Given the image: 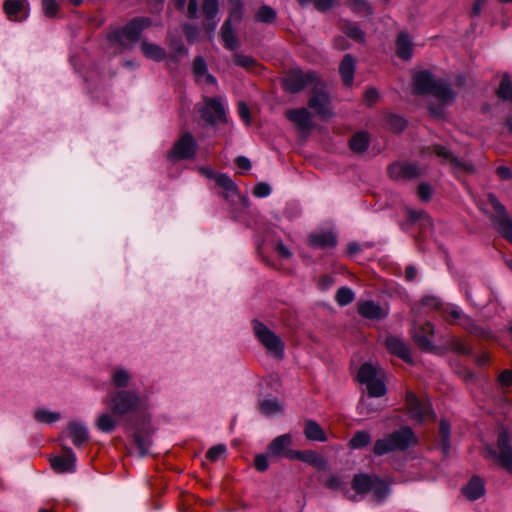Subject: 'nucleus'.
I'll return each mask as SVG.
<instances>
[{
	"label": "nucleus",
	"mask_w": 512,
	"mask_h": 512,
	"mask_svg": "<svg viewBox=\"0 0 512 512\" xmlns=\"http://www.w3.org/2000/svg\"><path fill=\"white\" fill-rule=\"evenodd\" d=\"M105 403L118 417L142 413L147 409V399L137 391L119 390L112 393Z\"/></svg>",
	"instance_id": "nucleus-1"
},
{
	"label": "nucleus",
	"mask_w": 512,
	"mask_h": 512,
	"mask_svg": "<svg viewBox=\"0 0 512 512\" xmlns=\"http://www.w3.org/2000/svg\"><path fill=\"white\" fill-rule=\"evenodd\" d=\"M415 443L416 436L412 429L402 427L386 437L378 439L374 444L373 452L377 456H382L394 451H404Z\"/></svg>",
	"instance_id": "nucleus-2"
},
{
	"label": "nucleus",
	"mask_w": 512,
	"mask_h": 512,
	"mask_svg": "<svg viewBox=\"0 0 512 512\" xmlns=\"http://www.w3.org/2000/svg\"><path fill=\"white\" fill-rule=\"evenodd\" d=\"M413 85L417 94H433L443 102H449L454 98V93L448 85L442 81L436 82L428 71L415 73Z\"/></svg>",
	"instance_id": "nucleus-3"
},
{
	"label": "nucleus",
	"mask_w": 512,
	"mask_h": 512,
	"mask_svg": "<svg viewBox=\"0 0 512 512\" xmlns=\"http://www.w3.org/2000/svg\"><path fill=\"white\" fill-rule=\"evenodd\" d=\"M151 25L152 22L149 18H134L125 27L113 32L110 41L122 48H131L140 39L142 31Z\"/></svg>",
	"instance_id": "nucleus-4"
},
{
	"label": "nucleus",
	"mask_w": 512,
	"mask_h": 512,
	"mask_svg": "<svg viewBox=\"0 0 512 512\" xmlns=\"http://www.w3.org/2000/svg\"><path fill=\"white\" fill-rule=\"evenodd\" d=\"M151 25L152 22L149 18H134L125 27L113 32L110 41L122 48H131L140 39L142 31Z\"/></svg>",
	"instance_id": "nucleus-5"
},
{
	"label": "nucleus",
	"mask_w": 512,
	"mask_h": 512,
	"mask_svg": "<svg viewBox=\"0 0 512 512\" xmlns=\"http://www.w3.org/2000/svg\"><path fill=\"white\" fill-rule=\"evenodd\" d=\"M357 380L366 385L367 392L371 397H382L387 392L384 383V371L370 363H364L360 367Z\"/></svg>",
	"instance_id": "nucleus-6"
},
{
	"label": "nucleus",
	"mask_w": 512,
	"mask_h": 512,
	"mask_svg": "<svg viewBox=\"0 0 512 512\" xmlns=\"http://www.w3.org/2000/svg\"><path fill=\"white\" fill-rule=\"evenodd\" d=\"M253 330L256 338L265 347L268 353L278 359L284 357V342L279 336L259 321L253 322Z\"/></svg>",
	"instance_id": "nucleus-7"
},
{
	"label": "nucleus",
	"mask_w": 512,
	"mask_h": 512,
	"mask_svg": "<svg viewBox=\"0 0 512 512\" xmlns=\"http://www.w3.org/2000/svg\"><path fill=\"white\" fill-rule=\"evenodd\" d=\"M317 82L321 81L315 72H303L299 69H292L283 80L285 90L290 93H297L304 88L312 91Z\"/></svg>",
	"instance_id": "nucleus-8"
},
{
	"label": "nucleus",
	"mask_w": 512,
	"mask_h": 512,
	"mask_svg": "<svg viewBox=\"0 0 512 512\" xmlns=\"http://www.w3.org/2000/svg\"><path fill=\"white\" fill-rule=\"evenodd\" d=\"M497 446L499 452L488 447L484 456L486 458H494L502 468L507 472L512 473V447L510 445L509 435L506 431L499 434Z\"/></svg>",
	"instance_id": "nucleus-9"
},
{
	"label": "nucleus",
	"mask_w": 512,
	"mask_h": 512,
	"mask_svg": "<svg viewBox=\"0 0 512 512\" xmlns=\"http://www.w3.org/2000/svg\"><path fill=\"white\" fill-rule=\"evenodd\" d=\"M487 204L495 212L492 220L497 230L512 243V219L508 217L505 207L499 202L494 194L487 195Z\"/></svg>",
	"instance_id": "nucleus-10"
},
{
	"label": "nucleus",
	"mask_w": 512,
	"mask_h": 512,
	"mask_svg": "<svg viewBox=\"0 0 512 512\" xmlns=\"http://www.w3.org/2000/svg\"><path fill=\"white\" fill-rule=\"evenodd\" d=\"M311 93L312 95L308 101V106L321 118L326 119L331 117L333 115L331 100L325 90L323 82H317Z\"/></svg>",
	"instance_id": "nucleus-11"
},
{
	"label": "nucleus",
	"mask_w": 512,
	"mask_h": 512,
	"mask_svg": "<svg viewBox=\"0 0 512 512\" xmlns=\"http://www.w3.org/2000/svg\"><path fill=\"white\" fill-rule=\"evenodd\" d=\"M406 407L411 418L419 422L434 420L435 414L428 401L420 400L413 392L406 393Z\"/></svg>",
	"instance_id": "nucleus-12"
},
{
	"label": "nucleus",
	"mask_w": 512,
	"mask_h": 512,
	"mask_svg": "<svg viewBox=\"0 0 512 512\" xmlns=\"http://www.w3.org/2000/svg\"><path fill=\"white\" fill-rule=\"evenodd\" d=\"M197 144L190 133L184 134L174 144L167 156L171 160H182L192 158L196 152Z\"/></svg>",
	"instance_id": "nucleus-13"
},
{
	"label": "nucleus",
	"mask_w": 512,
	"mask_h": 512,
	"mask_svg": "<svg viewBox=\"0 0 512 512\" xmlns=\"http://www.w3.org/2000/svg\"><path fill=\"white\" fill-rule=\"evenodd\" d=\"M434 335V325L431 322L415 324L412 330V336L418 347L424 351L432 352L435 346L432 341Z\"/></svg>",
	"instance_id": "nucleus-14"
},
{
	"label": "nucleus",
	"mask_w": 512,
	"mask_h": 512,
	"mask_svg": "<svg viewBox=\"0 0 512 512\" xmlns=\"http://www.w3.org/2000/svg\"><path fill=\"white\" fill-rule=\"evenodd\" d=\"M389 176L394 180H411L421 175V168L414 163L397 162L388 168Z\"/></svg>",
	"instance_id": "nucleus-15"
},
{
	"label": "nucleus",
	"mask_w": 512,
	"mask_h": 512,
	"mask_svg": "<svg viewBox=\"0 0 512 512\" xmlns=\"http://www.w3.org/2000/svg\"><path fill=\"white\" fill-rule=\"evenodd\" d=\"M63 456L49 458L52 469L57 473H73L76 470V455L71 448L64 446Z\"/></svg>",
	"instance_id": "nucleus-16"
},
{
	"label": "nucleus",
	"mask_w": 512,
	"mask_h": 512,
	"mask_svg": "<svg viewBox=\"0 0 512 512\" xmlns=\"http://www.w3.org/2000/svg\"><path fill=\"white\" fill-rule=\"evenodd\" d=\"M202 118L214 124L217 121H222L225 117V109L221 99L219 98H206L205 106L201 109Z\"/></svg>",
	"instance_id": "nucleus-17"
},
{
	"label": "nucleus",
	"mask_w": 512,
	"mask_h": 512,
	"mask_svg": "<svg viewBox=\"0 0 512 512\" xmlns=\"http://www.w3.org/2000/svg\"><path fill=\"white\" fill-rule=\"evenodd\" d=\"M3 9L11 21L21 22L29 16V3L27 0H6Z\"/></svg>",
	"instance_id": "nucleus-18"
},
{
	"label": "nucleus",
	"mask_w": 512,
	"mask_h": 512,
	"mask_svg": "<svg viewBox=\"0 0 512 512\" xmlns=\"http://www.w3.org/2000/svg\"><path fill=\"white\" fill-rule=\"evenodd\" d=\"M285 115L299 131H309L312 128V114L306 108L289 109Z\"/></svg>",
	"instance_id": "nucleus-19"
},
{
	"label": "nucleus",
	"mask_w": 512,
	"mask_h": 512,
	"mask_svg": "<svg viewBox=\"0 0 512 512\" xmlns=\"http://www.w3.org/2000/svg\"><path fill=\"white\" fill-rule=\"evenodd\" d=\"M358 313L370 320H379L388 315V310L372 300L360 301Z\"/></svg>",
	"instance_id": "nucleus-20"
},
{
	"label": "nucleus",
	"mask_w": 512,
	"mask_h": 512,
	"mask_svg": "<svg viewBox=\"0 0 512 512\" xmlns=\"http://www.w3.org/2000/svg\"><path fill=\"white\" fill-rule=\"evenodd\" d=\"M292 444V437L289 434H283L276 437L268 446L267 454L273 457H286L292 450L289 449Z\"/></svg>",
	"instance_id": "nucleus-21"
},
{
	"label": "nucleus",
	"mask_w": 512,
	"mask_h": 512,
	"mask_svg": "<svg viewBox=\"0 0 512 512\" xmlns=\"http://www.w3.org/2000/svg\"><path fill=\"white\" fill-rule=\"evenodd\" d=\"M289 459H297L303 461L317 469H325L327 466L326 460L317 452L307 451H291L288 453Z\"/></svg>",
	"instance_id": "nucleus-22"
},
{
	"label": "nucleus",
	"mask_w": 512,
	"mask_h": 512,
	"mask_svg": "<svg viewBox=\"0 0 512 512\" xmlns=\"http://www.w3.org/2000/svg\"><path fill=\"white\" fill-rule=\"evenodd\" d=\"M386 347L394 355L406 362H412L410 350L404 340L398 336H388Z\"/></svg>",
	"instance_id": "nucleus-23"
},
{
	"label": "nucleus",
	"mask_w": 512,
	"mask_h": 512,
	"mask_svg": "<svg viewBox=\"0 0 512 512\" xmlns=\"http://www.w3.org/2000/svg\"><path fill=\"white\" fill-rule=\"evenodd\" d=\"M336 243V237L330 232L314 233L308 237V245L314 249H330Z\"/></svg>",
	"instance_id": "nucleus-24"
},
{
	"label": "nucleus",
	"mask_w": 512,
	"mask_h": 512,
	"mask_svg": "<svg viewBox=\"0 0 512 512\" xmlns=\"http://www.w3.org/2000/svg\"><path fill=\"white\" fill-rule=\"evenodd\" d=\"M203 13L206 20V30L210 33L214 32L218 23L216 20L218 14V0H203Z\"/></svg>",
	"instance_id": "nucleus-25"
},
{
	"label": "nucleus",
	"mask_w": 512,
	"mask_h": 512,
	"mask_svg": "<svg viewBox=\"0 0 512 512\" xmlns=\"http://www.w3.org/2000/svg\"><path fill=\"white\" fill-rule=\"evenodd\" d=\"M67 431L75 446H81L89 439L88 429L82 423L70 422L67 426Z\"/></svg>",
	"instance_id": "nucleus-26"
},
{
	"label": "nucleus",
	"mask_w": 512,
	"mask_h": 512,
	"mask_svg": "<svg viewBox=\"0 0 512 512\" xmlns=\"http://www.w3.org/2000/svg\"><path fill=\"white\" fill-rule=\"evenodd\" d=\"M463 494L469 499V500H477L480 497H482L485 493V486L484 482L481 478L475 476L472 477L471 480L468 482L466 486L462 489Z\"/></svg>",
	"instance_id": "nucleus-27"
},
{
	"label": "nucleus",
	"mask_w": 512,
	"mask_h": 512,
	"mask_svg": "<svg viewBox=\"0 0 512 512\" xmlns=\"http://www.w3.org/2000/svg\"><path fill=\"white\" fill-rule=\"evenodd\" d=\"M355 60L350 54H346L339 66L341 79L346 86H350L354 79Z\"/></svg>",
	"instance_id": "nucleus-28"
},
{
	"label": "nucleus",
	"mask_w": 512,
	"mask_h": 512,
	"mask_svg": "<svg viewBox=\"0 0 512 512\" xmlns=\"http://www.w3.org/2000/svg\"><path fill=\"white\" fill-rule=\"evenodd\" d=\"M305 437L311 441L325 442L327 440L326 434L321 426L314 420H306L304 431Z\"/></svg>",
	"instance_id": "nucleus-29"
},
{
	"label": "nucleus",
	"mask_w": 512,
	"mask_h": 512,
	"mask_svg": "<svg viewBox=\"0 0 512 512\" xmlns=\"http://www.w3.org/2000/svg\"><path fill=\"white\" fill-rule=\"evenodd\" d=\"M141 51L146 58L156 62H160L166 57V51L161 46L147 41L141 42Z\"/></svg>",
	"instance_id": "nucleus-30"
},
{
	"label": "nucleus",
	"mask_w": 512,
	"mask_h": 512,
	"mask_svg": "<svg viewBox=\"0 0 512 512\" xmlns=\"http://www.w3.org/2000/svg\"><path fill=\"white\" fill-rule=\"evenodd\" d=\"M221 38L224 42L225 48L229 50H236L239 47L238 38L233 29V25L223 23L221 27Z\"/></svg>",
	"instance_id": "nucleus-31"
},
{
	"label": "nucleus",
	"mask_w": 512,
	"mask_h": 512,
	"mask_svg": "<svg viewBox=\"0 0 512 512\" xmlns=\"http://www.w3.org/2000/svg\"><path fill=\"white\" fill-rule=\"evenodd\" d=\"M375 478L376 476L374 475H355L352 487L356 492L360 494L370 493L371 486L373 485Z\"/></svg>",
	"instance_id": "nucleus-32"
},
{
	"label": "nucleus",
	"mask_w": 512,
	"mask_h": 512,
	"mask_svg": "<svg viewBox=\"0 0 512 512\" xmlns=\"http://www.w3.org/2000/svg\"><path fill=\"white\" fill-rule=\"evenodd\" d=\"M397 55L404 59L409 60L412 56V42L406 33H400L396 42Z\"/></svg>",
	"instance_id": "nucleus-33"
},
{
	"label": "nucleus",
	"mask_w": 512,
	"mask_h": 512,
	"mask_svg": "<svg viewBox=\"0 0 512 512\" xmlns=\"http://www.w3.org/2000/svg\"><path fill=\"white\" fill-rule=\"evenodd\" d=\"M114 416V414L112 415L108 412L101 413L95 421V426L99 431L104 433L113 431L117 426V421Z\"/></svg>",
	"instance_id": "nucleus-34"
},
{
	"label": "nucleus",
	"mask_w": 512,
	"mask_h": 512,
	"mask_svg": "<svg viewBox=\"0 0 512 512\" xmlns=\"http://www.w3.org/2000/svg\"><path fill=\"white\" fill-rule=\"evenodd\" d=\"M215 180L218 186L225 191L226 198H233L238 195V189L232 179L226 174H217Z\"/></svg>",
	"instance_id": "nucleus-35"
},
{
	"label": "nucleus",
	"mask_w": 512,
	"mask_h": 512,
	"mask_svg": "<svg viewBox=\"0 0 512 512\" xmlns=\"http://www.w3.org/2000/svg\"><path fill=\"white\" fill-rule=\"evenodd\" d=\"M346 5L355 14L363 16L373 14V8L367 0H347Z\"/></svg>",
	"instance_id": "nucleus-36"
},
{
	"label": "nucleus",
	"mask_w": 512,
	"mask_h": 512,
	"mask_svg": "<svg viewBox=\"0 0 512 512\" xmlns=\"http://www.w3.org/2000/svg\"><path fill=\"white\" fill-rule=\"evenodd\" d=\"M352 151L364 152L369 146V136L366 132H358L352 136L349 142Z\"/></svg>",
	"instance_id": "nucleus-37"
},
{
	"label": "nucleus",
	"mask_w": 512,
	"mask_h": 512,
	"mask_svg": "<svg viewBox=\"0 0 512 512\" xmlns=\"http://www.w3.org/2000/svg\"><path fill=\"white\" fill-rule=\"evenodd\" d=\"M341 29L348 37L357 42H363L365 40V33L360 29L358 24L354 22L343 21Z\"/></svg>",
	"instance_id": "nucleus-38"
},
{
	"label": "nucleus",
	"mask_w": 512,
	"mask_h": 512,
	"mask_svg": "<svg viewBox=\"0 0 512 512\" xmlns=\"http://www.w3.org/2000/svg\"><path fill=\"white\" fill-rule=\"evenodd\" d=\"M370 493L373 499L377 502L383 501L390 493L389 486L378 477L375 478L373 485L371 486Z\"/></svg>",
	"instance_id": "nucleus-39"
},
{
	"label": "nucleus",
	"mask_w": 512,
	"mask_h": 512,
	"mask_svg": "<svg viewBox=\"0 0 512 512\" xmlns=\"http://www.w3.org/2000/svg\"><path fill=\"white\" fill-rule=\"evenodd\" d=\"M131 379V374L124 368H116L111 375L112 383L117 388L127 387Z\"/></svg>",
	"instance_id": "nucleus-40"
},
{
	"label": "nucleus",
	"mask_w": 512,
	"mask_h": 512,
	"mask_svg": "<svg viewBox=\"0 0 512 512\" xmlns=\"http://www.w3.org/2000/svg\"><path fill=\"white\" fill-rule=\"evenodd\" d=\"M230 2L231 8L229 11V16L224 23H229L230 25H233L241 21L243 16V5L240 0H230Z\"/></svg>",
	"instance_id": "nucleus-41"
},
{
	"label": "nucleus",
	"mask_w": 512,
	"mask_h": 512,
	"mask_svg": "<svg viewBox=\"0 0 512 512\" xmlns=\"http://www.w3.org/2000/svg\"><path fill=\"white\" fill-rule=\"evenodd\" d=\"M371 441V435L366 431H357L349 441L351 449L366 447Z\"/></svg>",
	"instance_id": "nucleus-42"
},
{
	"label": "nucleus",
	"mask_w": 512,
	"mask_h": 512,
	"mask_svg": "<svg viewBox=\"0 0 512 512\" xmlns=\"http://www.w3.org/2000/svg\"><path fill=\"white\" fill-rule=\"evenodd\" d=\"M34 418L38 422L50 424L58 421L61 418V414L40 408L34 412Z\"/></svg>",
	"instance_id": "nucleus-43"
},
{
	"label": "nucleus",
	"mask_w": 512,
	"mask_h": 512,
	"mask_svg": "<svg viewBox=\"0 0 512 512\" xmlns=\"http://www.w3.org/2000/svg\"><path fill=\"white\" fill-rule=\"evenodd\" d=\"M260 411L266 416H271L281 412L282 407L277 399H265L260 402Z\"/></svg>",
	"instance_id": "nucleus-44"
},
{
	"label": "nucleus",
	"mask_w": 512,
	"mask_h": 512,
	"mask_svg": "<svg viewBox=\"0 0 512 512\" xmlns=\"http://www.w3.org/2000/svg\"><path fill=\"white\" fill-rule=\"evenodd\" d=\"M408 218L412 222L420 221L424 227L432 226V219L430 216L423 210H415L412 208H407Z\"/></svg>",
	"instance_id": "nucleus-45"
},
{
	"label": "nucleus",
	"mask_w": 512,
	"mask_h": 512,
	"mask_svg": "<svg viewBox=\"0 0 512 512\" xmlns=\"http://www.w3.org/2000/svg\"><path fill=\"white\" fill-rule=\"evenodd\" d=\"M256 20L263 23H272L276 19V12L270 6H262L256 12Z\"/></svg>",
	"instance_id": "nucleus-46"
},
{
	"label": "nucleus",
	"mask_w": 512,
	"mask_h": 512,
	"mask_svg": "<svg viewBox=\"0 0 512 512\" xmlns=\"http://www.w3.org/2000/svg\"><path fill=\"white\" fill-rule=\"evenodd\" d=\"M335 300L340 306H346L354 300V293L348 287H341L336 293Z\"/></svg>",
	"instance_id": "nucleus-47"
},
{
	"label": "nucleus",
	"mask_w": 512,
	"mask_h": 512,
	"mask_svg": "<svg viewBox=\"0 0 512 512\" xmlns=\"http://www.w3.org/2000/svg\"><path fill=\"white\" fill-rule=\"evenodd\" d=\"M497 94L503 99L512 100V81L508 75L503 76Z\"/></svg>",
	"instance_id": "nucleus-48"
},
{
	"label": "nucleus",
	"mask_w": 512,
	"mask_h": 512,
	"mask_svg": "<svg viewBox=\"0 0 512 512\" xmlns=\"http://www.w3.org/2000/svg\"><path fill=\"white\" fill-rule=\"evenodd\" d=\"M433 152L445 162L453 163L456 166H462V164L454 158L452 153L444 146L435 145L433 147Z\"/></svg>",
	"instance_id": "nucleus-49"
},
{
	"label": "nucleus",
	"mask_w": 512,
	"mask_h": 512,
	"mask_svg": "<svg viewBox=\"0 0 512 512\" xmlns=\"http://www.w3.org/2000/svg\"><path fill=\"white\" fill-rule=\"evenodd\" d=\"M233 61L237 66L245 69L253 68L257 63L253 57L241 53H235L233 55Z\"/></svg>",
	"instance_id": "nucleus-50"
},
{
	"label": "nucleus",
	"mask_w": 512,
	"mask_h": 512,
	"mask_svg": "<svg viewBox=\"0 0 512 512\" xmlns=\"http://www.w3.org/2000/svg\"><path fill=\"white\" fill-rule=\"evenodd\" d=\"M134 440L141 456H145L149 453L151 441L148 436H142L139 433H135Z\"/></svg>",
	"instance_id": "nucleus-51"
},
{
	"label": "nucleus",
	"mask_w": 512,
	"mask_h": 512,
	"mask_svg": "<svg viewBox=\"0 0 512 512\" xmlns=\"http://www.w3.org/2000/svg\"><path fill=\"white\" fill-rule=\"evenodd\" d=\"M387 125L395 132H400L406 127V121L404 118L397 115H390L387 118Z\"/></svg>",
	"instance_id": "nucleus-52"
},
{
	"label": "nucleus",
	"mask_w": 512,
	"mask_h": 512,
	"mask_svg": "<svg viewBox=\"0 0 512 512\" xmlns=\"http://www.w3.org/2000/svg\"><path fill=\"white\" fill-rule=\"evenodd\" d=\"M226 453V446L223 444H218L213 447H211L206 454V457L210 461H217L219 460L224 454Z\"/></svg>",
	"instance_id": "nucleus-53"
},
{
	"label": "nucleus",
	"mask_w": 512,
	"mask_h": 512,
	"mask_svg": "<svg viewBox=\"0 0 512 512\" xmlns=\"http://www.w3.org/2000/svg\"><path fill=\"white\" fill-rule=\"evenodd\" d=\"M324 485L332 491H340V490H344V488H345V484L341 480V478L338 476H335V475H330L326 479Z\"/></svg>",
	"instance_id": "nucleus-54"
},
{
	"label": "nucleus",
	"mask_w": 512,
	"mask_h": 512,
	"mask_svg": "<svg viewBox=\"0 0 512 512\" xmlns=\"http://www.w3.org/2000/svg\"><path fill=\"white\" fill-rule=\"evenodd\" d=\"M193 72L197 78L204 77L207 74V66L202 57H196L193 63Z\"/></svg>",
	"instance_id": "nucleus-55"
},
{
	"label": "nucleus",
	"mask_w": 512,
	"mask_h": 512,
	"mask_svg": "<svg viewBox=\"0 0 512 512\" xmlns=\"http://www.w3.org/2000/svg\"><path fill=\"white\" fill-rule=\"evenodd\" d=\"M417 195H418V197L422 201L428 202L431 199V197H432V188H431V186L429 184H427V183H421L418 186Z\"/></svg>",
	"instance_id": "nucleus-56"
},
{
	"label": "nucleus",
	"mask_w": 512,
	"mask_h": 512,
	"mask_svg": "<svg viewBox=\"0 0 512 512\" xmlns=\"http://www.w3.org/2000/svg\"><path fill=\"white\" fill-rule=\"evenodd\" d=\"M42 6L45 15L48 17H52L57 13L58 4L55 0H43Z\"/></svg>",
	"instance_id": "nucleus-57"
},
{
	"label": "nucleus",
	"mask_w": 512,
	"mask_h": 512,
	"mask_svg": "<svg viewBox=\"0 0 512 512\" xmlns=\"http://www.w3.org/2000/svg\"><path fill=\"white\" fill-rule=\"evenodd\" d=\"M254 465L258 471H260V472L266 471L269 467L268 456L265 454L257 455L254 460Z\"/></svg>",
	"instance_id": "nucleus-58"
},
{
	"label": "nucleus",
	"mask_w": 512,
	"mask_h": 512,
	"mask_svg": "<svg viewBox=\"0 0 512 512\" xmlns=\"http://www.w3.org/2000/svg\"><path fill=\"white\" fill-rule=\"evenodd\" d=\"M422 305L429 309H439L442 305V302L435 296H426L422 299Z\"/></svg>",
	"instance_id": "nucleus-59"
},
{
	"label": "nucleus",
	"mask_w": 512,
	"mask_h": 512,
	"mask_svg": "<svg viewBox=\"0 0 512 512\" xmlns=\"http://www.w3.org/2000/svg\"><path fill=\"white\" fill-rule=\"evenodd\" d=\"M439 430H440V435L442 437L443 445L446 448L448 445L449 436H450V424L446 420H441Z\"/></svg>",
	"instance_id": "nucleus-60"
},
{
	"label": "nucleus",
	"mask_w": 512,
	"mask_h": 512,
	"mask_svg": "<svg viewBox=\"0 0 512 512\" xmlns=\"http://www.w3.org/2000/svg\"><path fill=\"white\" fill-rule=\"evenodd\" d=\"M256 197H267L271 193V187L267 183H258L253 191Z\"/></svg>",
	"instance_id": "nucleus-61"
},
{
	"label": "nucleus",
	"mask_w": 512,
	"mask_h": 512,
	"mask_svg": "<svg viewBox=\"0 0 512 512\" xmlns=\"http://www.w3.org/2000/svg\"><path fill=\"white\" fill-rule=\"evenodd\" d=\"M238 114L240 118L247 124H250V112L245 102L241 101L238 103Z\"/></svg>",
	"instance_id": "nucleus-62"
},
{
	"label": "nucleus",
	"mask_w": 512,
	"mask_h": 512,
	"mask_svg": "<svg viewBox=\"0 0 512 512\" xmlns=\"http://www.w3.org/2000/svg\"><path fill=\"white\" fill-rule=\"evenodd\" d=\"M498 382L501 386L508 387L512 384V371L504 370L498 376Z\"/></svg>",
	"instance_id": "nucleus-63"
},
{
	"label": "nucleus",
	"mask_w": 512,
	"mask_h": 512,
	"mask_svg": "<svg viewBox=\"0 0 512 512\" xmlns=\"http://www.w3.org/2000/svg\"><path fill=\"white\" fill-rule=\"evenodd\" d=\"M378 97V91L375 88H369L365 92L364 101L366 102L367 105H372L373 103L376 102Z\"/></svg>",
	"instance_id": "nucleus-64"
}]
</instances>
